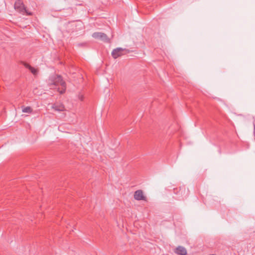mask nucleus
I'll return each instance as SVG.
<instances>
[{"mask_svg": "<svg viewBox=\"0 0 255 255\" xmlns=\"http://www.w3.org/2000/svg\"><path fill=\"white\" fill-rule=\"evenodd\" d=\"M22 111L23 113L31 114L32 112V109L30 107H24L22 108Z\"/></svg>", "mask_w": 255, "mask_h": 255, "instance_id": "9", "label": "nucleus"}, {"mask_svg": "<svg viewBox=\"0 0 255 255\" xmlns=\"http://www.w3.org/2000/svg\"><path fill=\"white\" fill-rule=\"evenodd\" d=\"M134 198L138 201L146 200V197L143 195V192L141 190H138L134 192Z\"/></svg>", "mask_w": 255, "mask_h": 255, "instance_id": "5", "label": "nucleus"}, {"mask_svg": "<svg viewBox=\"0 0 255 255\" xmlns=\"http://www.w3.org/2000/svg\"><path fill=\"white\" fill-rule=\"evenodd\" d=\"M93 38L101 40L105 42H109V39L106 34L102 32H95L92 34Z\"/></svg>", "mask_w": 255, "mask_h": 255, "instance_id": "4", "label": "nucleus"}, {"mask_svg": "<svg viewBox=\"0 0 255 255\" xmlns=\"http://www.w3.org/2000/svg\"><path fill=\"white\" fill-rule=\"evenodd\" d=\"M14 6L15 9L23 14L32 15V13L26 9L21 0H17L14 3Z\"/></svg>", "mask_w": 255, "mask_h": 255, "instance_id": "2", "label": "nucleus"}, {"mask_svg": "<svg viewBox=\"0 0 255 255\" xmlns=\"http://www.w3.org/2000/svg\"><path fill=\"white\" fill-rule=\"evenodd\" d=\"M128 50L122 48H117L114 49L112 52V55L114 59L124 55L128 52Z\"/></svg>", "mask_w": 255, "mask_h": 255, "instance_id": "3", "label": "nucleus"}, {"mask_svg": "<svg viewBox=\"0 0 255 255\" xmlns=\"http://www.w3.org/2000/svg\"><path fill=\"white\" fill-rule=\"evenodd\" d=\"M175 253L180 255H186L187 254L186 249L181 246H179L176 249Z\"/></svg>", "mask_w": 255, "mask_h": 255, "instance_id": "8", "label": "nucleus"}, {"mask_svg": "<svg viewBox=\"0 0 255 255\" xmlns=\"http://www.w3.org/2000/svg\"><path fill=\"white\" fill-rule=\"evenodd\" d=\"M52 108L55 111L62 112L65 111V108L64 106L59 103H55L52 106Z\"/></svg>", "mask_w": 255, "mask_h": 255, "instance_id": "6", "label": "nucleus"}, {"mask_svg": "<svg viewBox=\"0 0 255 255\" xmlns=\"http://www.w3.org/2000/svg\"><path fill=\"white\" fill-rule=\"evenodd\" d=\"M48 83L51 89H57L60 94L64 93L66 90V83L60 76H51L48 80Z\"/></svg>", "mask_w": 255, "mask_h": 255, "instance_id": "1", "label": "nucleus"}, {"mask_svg": "<svg viewBox=\"0 0 255 255\" xmlns=\"http://www.w3.org/2000/svg\"><path fill=\"white\" fill-rule=\"evenodd\" d=\"M23 65L25 68L28 69L33 75H36L38 74V69L31 66L29 64L24 62Z\"/></svg>", "mask_w": 255, "mask_h": 255, "instance_id": "7", "label": "nucleus"}, {"mask_svg": "<svg viewBox=\"0 0 255 255\" xmlns=\"http://www.w3.org/2000/svg\"><path fill=\"white\" fill-rule=\"evenodd\" d=\"M254 134H255V123L254 125Z\"/></svg>", "mask_w": 255, "mask_h": 255, "instance_id": "10", "label": "nucleus"}]
</instances>
